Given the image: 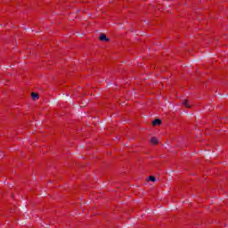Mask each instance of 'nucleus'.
Instances as JSON below:
<instances>
[{
  "label": "nucleus",
  "mask_w": 228,
  "mask_h": 228,
  "mask_svg": "<svg viewBox=\"0 0 228 228\" xmlns=\"http://www.w3.org/2000/svg\"><path fill=\"white\" fill-rule=\"evenodd\" d=\"M151 143H152L153 145H158V143H159L158 138L152 137V138L151 139Z\"/></svg>",
  "instance_id": "obj_5"
},
{
  "label": "nucleus",
  "mask_w": 228,
  "mask_h": 228,
  "mask_svg": "<svg viewBox=\"0 0 228 228\" xmlns=\"http://www.w3.org/2000/svg\"><path fill=\"white\" fill-rule=\"evenodd\" d=\"M149 181H151L152 183H154L156 181V176L154 175L149 176Z\"/></svg>",
  "instance_id": "obj_6"
},
{
  "label": "nucleus",
  "mask_w": 228,
  "mask_h": 228,
  "mask_svg": "<svg viewBox=\"0 0 228 228\" xmlns=\"http://www.w3.org/2000/svg\"><path fill=\"white\" fill-rule=\"evenodd\" d=\"M183 106H185L186 108H191V105L190 104V102H188V100H183Z\"/></svg>",
  "instance_id": "obj_4"
},
{
  "label": "nucleus",
  "mask_w": 228,
  "mask_h": 228,
  "mask_svg": "<svg viewBox=\"0 0 228 228\" xmlns=\"http://www.w3.org/2000/svg\"><path fill=\"white\" fill-rule=\"evenodd\" d=\"M152 126H161V119L156 118L154 121H152Z\"/></svg>",
  "instance_id": "obj_2"
},
{
  "label": "nucleus",
  "mask_w": 228,
  "mask_h": 228,
  "mask_svg": "<svg viewBox=\"0 0 228 228\" xmlns=\"http://www.w3.org/2000/svg\"><path fill=\"white\" fill-rule=\"evenodd\" d=\"M31 97H32V99H33L34 101H37V100L40 99V96H39L38 94H37V93H32V94H31Z\"/></svg>",
  "instance_id": "obj_3"
},
{
  "label": "nucleus",
  "mask_w": 228,
  "mask_h": 228,
  "mask_svg": "<svg viewBox=\"0 0 228 228\" xmlns=\"http://www.w3.org/2000/svg\"><path fill=\"white\" fill-rule=\"evenodd\" d=\"M99 40H101V42H110V38H107L104 33L100 35Z\"/></svg>",
  "instance_id": "obj_1"
}]
</instances>
